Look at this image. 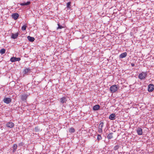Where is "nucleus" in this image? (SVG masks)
I'll return each mask as SVG.
<instances>
[{
    "mask_svg": "<svg viewBox=\"0 0 154 154\" xmlns=\"http://www.w3.org/2000/svg\"><path fill=\"white\" fill-rule=\"evenodd\" d=\"M19 17V14L17 13H14L12 14V18L15 20H17Z\"/></svg>",
    "mask_w": 154,
    "mask_h": 154,
    "instance_id": "nucleus-9",
    "label": "nucleus"
},
{
    "mask_svg": "<svg viewBox=\"0 0 154 154\" xmlns=\"http://www.w3.org/2000/svg\"><path fill=\"white\" fill-rule=\"evenodd\" d=\"M131 64L132 66H134V64L133 63H131Z\"/></svg>",
    "mask_w": 154,
    "mask_h": 154,
    "instance_id": "nucleus-27",
    "label": "nucleus"
},
{
    "mask_svg": "<svg viewBox=\"0 0 154 154\" xmlns=\"http://www.w3.org/2000/svg\"><path fill=\"white\" fill-rule=\"evenodd\" d=\"M69 132L71 133L74 132H75V129L71 127L69 129Z\"/></svg>",
    "mask_w": 154,
    "mask_h": 154,
    "instance_id": "nucleus-20",
    "label": "nucleus"
},
{
    "mask_svg": "<svg viewBox=\"0 0 154 154\" xmlns=\"http://www.w3.org/2000/svg\"><path fill=\"white\" fill-rule=\"evenodd\" d=\"M104 123L103 122L101 121L98 127V132L99 133H102L103 132L102 128L103 126Z\"/></svg>",
    "mask_w": 154,
    "mask_h": 154,
    "instance_id": "nucleus-3",
    "label": "nucleus"
},
{
    "mask_svg": "<svg viewBox=\"0 0 154 154\" xmlns=\"http://www.w3.org/2000/svg\"><path fill=\"white\" fill-rule=\"evenodd\" d=\"M118 88L116 85L111 86L110 88V90L111 92L114 93L117 91Z\"/></svg>",
    "mask_w": 154,
    "mask_h": 154,
    "instance_id": "nucleus-1",
    "label": "nucleus"
},
{
    "mask_svg": "<svg viewBox=\"0 0 154 154\" xmlns=\"http://www.w3.org/2000/svg\"><path fill=\"white\" fill-rule=\"evenodd\" d=\"M137 132L138 134L139 135H141L142 134V130L141 128H138V129L137 130Z\"/></svg>",
    "mask_w": 154,
    "mask_h": 154,
    "instance_id": "nucleus-13",
    "label": "nucleus"
},
{
    "mask_svg": "<svg viewBox=\"0 0 154 154\" xmlns=\"http://www.w3.org/2000/svg\"><path fill=\"white\" fill-rule=\"evenodd\" d=\"M11 101V99L10 98H5L3 99L4 102L7 104H9Z\"/></svg>",
    "mask_w": 154,
    "mask_h": 154,
    "instance_id": "nucleus-6",
    "label": "nucleus"
},
{
    "mask_svg": "<svg viewBox=\"0 0 154 154\" xmlns=\"http://www.w3.org/2000/svg\"><path fill=\"white\" fill-rule=\"evenodd\" d=\"M57 25L58 26V27L57 28V29H61L62 28H63V27L61 25H60V23H58Z\"/></svg>",
    "mask_w": 154,
    "mask_h": 154,
    "instance_id": "nucleus-24",
    "label": "nucleus"
},
{
    "mask_svg": "<svg viewBox=\"0 0 154 154\" xmlns=\"http://www.w3.org/2000/svg\"><path fill=\"white\" fill-rule=\"evenodd\" d=\"M27 27V24L26 23L22 27V30L23 31L25 30Z\"/></svg>",
    "mask_w": 154,
    "mask_h": 154,
    "instance_id": "nucleus-22",
    "label": "nucleus"
},
{
    "mask_svg": "<svg viewBox=\"0 0 154 154\" xmlns=\"http://www.w3.org/2000/svg\"><path fill=\"white\" fill-rule=\"evenodd\" d=\"M154 89V85L150 84L148 85V91L149 92L152 91Z\"/></svg>",
    "mask_w": 154,
    "mask_h": 154,
    "instance_id": "nucleus-5",
    "label": "nucleus"
},
{
    "mask_svg": "<svg viewBox=\"0 0 154 154\" xmlns=\"http://www.w3.org/2000/svg\"><path fill=\"white\" fill-rule=\"evenodd\" d=\"M6 126L8 128H11L14 126V124L12 122H9L6 124Z\"/></svg>",
    "mask_w": 154,
    "mask_h": 154,
    "instance_id": "nucleus-8",
    "label": "nucleus"
},
{
    "mask_svg": "<svg viewBox=\"0 0 154 154\" xmlns=\"http://www.w3.org/2000/svg\"><path fill=\"white\" fill-rule=\"evenodd\" d=\"M127 55V53L126 52L121 54L119 55V58H123L125 57Z\"/></svg>",
    "mask_w": 154,
    "mask_h": 154,
    "instance_id": "nucleus-12",
    "label": "nucleus"
},
{
    "mask_svg": "<svg viewBox=\"0 0 154 154\" xmlns=\"http://www.w3.org/2000/svg\"><path fill=\"white\" fill-rule=\"evenodd\" d=\"M119 148V146L118 145L115 146L114 147V149L115 150H117Z\"/></svg>",
    "mask_w": 154,
    "mask_h": 154,
    "instance_id": "nucleus-25",
    "label": "nucleus"
},
{
    "mask_svg": "<svg viewBox=\"0 0 154 154\" xmlns=\"http://www.w3.org/2000/svg\"><path fill=\"white\" fill-rule=\"evenodd\" d=\"M20 60V57H11L10 59V61L11 62H14L16 61H19Z\"/></svg>",
    "mask_w": 154,
    "mask_h": 154,
    "instance_id": "nucleus-4",
    "label": "nucleus"
},
{
    "mask_svg": "<svg viewBox=\"0 0 154 154\" xmlns=\"http://www.w3.org/2000/svg\"><path fill=\"white\" fill-rule=\"evenodd\" d=\"M71 2H70L67 3L66 4V7L69 9H70L71 8Z\"/></svg>",
    "mask_w": 154,
    "mask_h": 154,
    "instance_id": "nucleus-19",
    "label": "nucleus"
},
{
    "mask_svg": "<svg viewBox=\"0 0 154 154\" xmlns=\"http://www.w3.org/2000/svg\"><path fill=\"white\" fill-rule=\"evenodd\" d=\"M147 75L146 72H142L139 74V78L141 80L145 79Z\"/></svg>",
    "mask_w": 154,
    "mask_h": 154,
    "instance_id": "nucleus-2",
    "label": "nucleus"
},
{
    "mask_svg": "<svg viewBox=\"0 0 154 154\" xmlns=\"http://www.w3.org/2000/svg\"><path fill=\"white\" fill-rule=\"evenodd\" d=\"M113 133H109L107 136V138L109 139H112L113 137Z\"/></svg>",
    "mask_w": 154,
    "mask_h": 154,
    "instance_id": "nucleus-17",
    "label": "nucleus"
},
{
    "mask_svg": "<svg viewBox=\"0 0 154 154\" xmlns=\"http://www.w3.org/2000/svg\"><path fill=\"white\" fill-rule=\"evenodd\" d=\"M67 101L66 98L65 97H63L60 99V102L62 105L64 103H66Z\"/></svg>",
    "mask_w": 154,
    "mask_h": 154,
    "instance_id": "nucleus-7",
    "label": "nucleus"
},
{
    "mask_svg": "<svg viewBox=\"0 0 154 154\" xmlns=\"http://www.w3.org/2000/svg\"><path fill=\"white\" fill-rule=\"evenodd\" d=\"M102 139V137L100 135L98 134L97 137V139L99 140Z\"/></svg>",
    "mask_w": 154,
    "mask_h": 154,
    "instance_id": "nucleus-26",
    "label": "nucleus"
},
{
    "mask_svg": "<svg viewBox=\"0 0 154 154\" xmlns=\"http://www.w3.org/2000/svg\"><path fill=\"white\" fill-rule=\"evenodd\" d=\"M27 95L26 94L22 95L21 96V99L22 101H25L26 100L27 97Z\"/></svg>",
    "mask_w": 154,
    "mask_h": 154,
    "instance_id": "nucleus-11",
    "label": "nucleus"
},
{
    "mask_svg": "<svg viewBox=\"0 0 154 154\" xmlns=\"http://www.w3.org/2000/svg\"><path fill=\"white\" fill-rule=\"evenodd\" d=\"M18 36V33L17 32L15 34L13 33H11V38L13 39H15L17 38Z\"/></svg>",
    "mask_w": 154,
    "mask_h": 154,
    "instance_id": "nucleus-10",
    "label": "nucleus"
},
{
    "mask_svg": "<svg viewBox=\"0 0 154 154\" xmlns=\"http://www.w3.org/2000/svg\"><path fill=\"white\" fill-rule=\"evenodd\" d=\"M115 116H116L115 114H112L109 116V118L111 120H113L115 119Z\"/></svg>",
    "mask_w": 154,
    "mask_h": 154,
    "instance_id": "nucleus-15",
    "label": "nucleus"
},
{
    "mask_svg": "<svg viewBox=\"0 0 154 154\" xmlns=\"http://www.w3.org/2000/svg\"><path fill=\"white\" fill-rule=\"evenodd\" d=\"M30 2H25L23 3H21L20 4V5L21 6H24V5H28L30 4Z\"/></svg>",
    "mask_w": 154,
    "mask_h": 154,
    "instance_id": "nucleus-18",
    "label": "nucleus"
},
{
    "mask_svg": "<svg viewBox=\"0 0 154 154\" xmlns=\"http://www.w3.org/2000/svg\"><path fill=\"white\" fill-rule=\"evenodd\" d=\"M27 38L29 42H33L35 40V38H34L32 37H31L29 36H27Z\"/></svg>",
    "mask_w": 154,
    "mask_h": 154,
    "instance_id": "nucleus-14",
    "label": "nucleus"
},
{
    "mask_svg": "<svg viewBox=\"0 0 154 154\" xmlns=\"http://www.w3.org/2000/svg\"><path fill=\"white\" fill-rule=\"evenodd\" d=\"M5 52V49H2L0 50V52L2 54H4Z\"/></svg>",
    "mask_w": 154,
    "mask_h": 154,
    "instance_id": "nucleus-23",
    "label": "nucleus"
},
{
    "mask_svg": "<svg viewBox=\"0 0 154 154\" xmlns=\"http://www.w3.org/2000/svg\"><path fill=\"white\" fill-rule=\"evenodd\" d=\"M100 108V106L99 105H96L94 106L93 107V109L94 110H98Z\"/></svg>",
    "mask_w": 154,
    "mask_h": 154,
    "instance_id": "nucleus-16",
    "label": "nucleus"
},
{
    "mask_svg": "<svg viewBox=\"0 0 154 154\" xmlns=\"http://www.w3.org/2000/svg\"><path fill=\"white\" fill-rule=\"evenodd\" d=\"M17 144H14L13 145V152H14L16 151V150L17 149Z\"/></svg>",
    "mask_w": 154,
    "mask_h": 154,
    "instance_id": "nucleus-21",
    "label": "nucleus"
}]
</instances>
